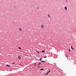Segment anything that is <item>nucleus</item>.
Returning <instances> with one entry per match:
<instances>
[{
  "label": "nucleus",
  "instance_id": "20e7f679",
  "mask_svg": "<svg viewBox=\"0 0 76 76\" xmlns=\"http://www.w3.org/2000/svg\"><path fill=\"white\" fill-rule=\"evenodd\" d=\"M19 30L20 31H22V29L20 28H19Z\"/></svg>",
  "mask_w": 76,
  "mask_h": 76
},
{
  "label": "nucleus",
  "instance_id": "6ab92c4d",
  "mask_svg": "<svg viewBox=\"0 0 76 76\" xmlns=\"http://www.w3.org/2000/svg\"><path fill=\"white\" fill-rule=\"evenodd\" d=\"M66 57L67 58H68V57H67V55L66 56Z\"/></svg>",
  "mask_w": 76,
  "mask_h": 76
},
{
  "label": "nucleus",
  "instance_id": "412c9836",
  "mask_svg": "<svg viewBox=\"0 0 76 76\" xmlns=\"http://www.w3.org/2000/svg\"><path fill=\"white\" fill-rule=\"evenodd\" d=\"M50 73V72H47V73Z\"/></svg>",
  "mask_w": 76,
  "mask_h": 76
},
{
  "label": "nucleus",
  "instance_id": "5701e85b",
  "mask_svg": "<svg viewBox=\"0 0 76 76\" xmlns=\"http://www.w3.org/2000/svg\"><path fill=\"white\" fill-rule=\"evenodd\" d=\"M39 67V66H38V67Z\"/></svg>",
  "mask_w": 76,
  "mask_h": 76
},
{
  "label": "nucleus",
  "instance_id": "0eeeda50",
  "mask_svg": "<svg viewBox=\"0 0 76 76\" xmlns=\"http://www.w3.org/2000/svg\"><path fill=\"white\" fill-rule=\"evenodd\" d=\"M7 67H10V66L9 65H7Z\"/></svg>",
  "mask_w": 76,
  "mask_h": 76
},
{
  "label": "nucleus",
  "instance_id": "b1692460",
  "mask_svg": "<svg viewBox=\"0 0 76 76\" xmlns=\"http://www.w3.org/2000/svg\"><path fill=\"white\" fill-rule=\"evenodd\" d=\"M21 66H22V65H21Z\"/></svg>",
  "mask_w": 76,
  "mask_h": 76
},
{
  "label": "nucleus",
  "instance_id": "a211bd4d",
  "mask_svg": "<svg viewBox=\"0 0 76 76\" xmlns=\"http://www.w3.org/2000/svg\"><path fill=\"white\" fill-rule=\"evenodd\" d=\"M49 73H50V69L49 70Z\"/></svg>",
  "mask_w": 76,
  "mask_h": 76
},
{
  "label": "nucleus",
  "instance_id": "ddd939ff",
  "mask_svg": "<svg viewBox=\"0 0 76 76\" xmlns=\"http://www.w3.org/2000/svg\"><path fill=\"white\" fill-rule=\"evenodd\" d=\"M48 75V73L46 74V75Z\"/></svg>",
  "mask_w": 76,
  "mask_h": 76
},
{
  "label": "nucleus",
  "instance_id": "39448f33",
  "mask_svg": "<svg viewBox=\"0 0 76 76\" xmlns=\"http://www.w3.org/2000/svg\"><path fill=\"white\" fill-rule=\"evenodd\" d=\"M18 58L19 59H20V58H21V57H20V56H19Z\"/></svg>",
  "mask_w": 76,
  "mask_h": 76
},
{
  "label": "nucleus",
  "instance_id": "4be33fe9",
  "mask_svg": "<svg viewBox=\"0 0 76 76\" xmlns=\"http://www.w3.org/2000/svg\"><path fill=\"white\" fill-rule=\"evenodd\" d=\"M15 63H12V64H15Z\"/></svg>",
  "mask_w": 76,
  "mask_h": 76
},
{
  "label": "nucleus",
  "instance_id": "dca6fc26",
  "mask_svg": "<svg viewBox=\"0 0 76 76\" xmlns=\"http://www.w3.org/2000/svg\"><path fill=\"white\" fill-rule=\"evenodd\" d=\"M47 57V56H46L45 57H44V58H46Z\"/></svg>",
  "mask_w": 76,
  "mask_h": 76
},
{
  "label": "nucleus",
  "instance_id": "f257e3e1",
  "mask_svg": "<svg viewBox=\"0 0 76 76\" xmlns=\"http://www.w3.org/2000/svg\"><path fill=\"white\" fill-rule=\"evenodd\" d=\"M41 60H42V58H40L39 60H40L41 61H42V62H45V61H42Z\"/></svg>",
  "mask_w": 76,
  "mask_h": 76
},
{
  "label": "nucleus",
  "instance_id": "6e6552de",
  "mask_svg": "<svg viewBox=\"0 0 76 76\" xmlns=\"http://www.w3.org/2000/svg\"><path fill=\"white\" fill-rule=\"evenodd\" d=\"M44 52H45V51H44V50L42 51V53H44Z\"/></svg>",
  "mask_w": 76,
  "mask_h": 76
},
{
  "label": "nucleus",
  "instance_id": "f8f14e48",
  "mask_svg": "<svg viewBox=\"0 0 76 76\" xmlns=\"http://www.w3.org/2000/svg\"><path fill=\"white\" fill-rule=\"evenodd\" d=\"M36 52H37V53H39V52L36 51Z\"/></svg>",
  "mask_w": 76,
  "mask_h": 76
},
{
  "label": "nucleus",
  "instance_id": "f3484780",
  "mask_svg": "<svg viewBox=\"0 0 76 76\" xmlns=\"http://www.w3.org/2000/svg\"><path fill=\"white\" fill-rule=\"evenodd\" d=\"M69 52H70V49H69Z\"/></svg>",
  "mask_w": 76,
  "mask_h": 76
},
{
  "label": "nucleus",
  "instance_id": "7ed1b4c3",
  "mask_svg": "<svg viewBox=\"0 0 76 76\" xmlns=\"http://www.w3.org/2000/svg\"><path fill=\"white\" fill-rule=\"evenodd\" d=\"M64 9H65L66 10H67V7H64Z\"/></svg>",
  "mask_w": 76,
  "mask_h": 76
},
{
  "label": "nucleus",
  "instance_id": "f03ea898",
  "mask_svg": "<svg viewBox=\"0 0 76 76\" xmlns=\"http://www.w3.org/2000/svg\"><path fill=\"white\" fill-rule=\"evenodd\" d=\"M41 27L42 28H44V25H42L41 26Z\"/></svg>",
  "mask_w": 76,
  "mask_h": 76
},
{
  "label": "nucleus",
  "instance_id": "aec40b11",
  "mask_svg": "<svg viewBox=\"0 0 76 76\" xmlns=\"http://www.w3.org/2000/svg\"><path fill=\"white\" fill-rule=\"evenodd\" d=\"M50 73V72H47V73Z\"/></svg>",
  "mask_w": 76,
  "mask_h": 76
},
{
  "label": "nucleus",
  "instance_id": "9b49d317",
  "mask_svg": "<svg viewBox=\"0 0 76 76\" xmlns=\"http://www.w3.org/2000/svg\"><path fill=\"white\" fill-rule=\"evenodd\" d=\"M18 48H19V49H20V50H21V48H20V47H18Z\"/></svg>",
  "mask_w": 76,
  "mask_h": 76
},
{
  "label": "nucleus",
  "instance_id": "2eb2a0df",
  "mask_svg": "<svg viewBox=\"0 0 76 76\" xmlns=\"http://www.w3.org/2000/svg\"><path fill=\"white\" fill-rule=\"evenodd\" d=\"M41 64V63H40L39 64Z\"/></svg>",
  "mask_w": 76,
  "mask_h": 76
},
{
  "label": "nucleus",
  "instance_id": "9d476101",
  "mask_svg": "<svg viewBox=\"0 0 76 76\" xmlns=\"http://www.w3.org/2000/svg\"><path fill=\"white\" fill-rule=\"evenodd\" d=\"M48 16L49 17V18H50V15L48 14Z\"/></svg>",
  "mask_w": 76,
  "mask_h": 76
},
{
  "label": "nucleus",
  "instance_id": "423d86ee",
  "mask_svg": "<svg viewBox=\"0 0 76 76\" xmlns=\"http://www.w3.org/2000/svg\"><path fill=\"white\" fill-rule=\"evenodd\" d=\"M71 49H72V50H74V49H73V48H72V46H71Z\"/></svg>",
  "mask_w": 76,
  "mask_h": 76
},
{
  "label": "nucleus",
  "instance_id": "4468645a",
  "mask_svg": "<svg viewBox=\"0 0 76 76\" xmlns=\"http://www.w3.org/2000/svg\"><path fill=\"white\" fill-rule=\"evenodd\" d=\"M36 64H34V66H36Z\"/></svg>",
  "mask_w": 76,
  "mask_h": 76
},
{
  "label": "nucleus",
  "instance_id": "1a4fd4ad",
  "mask_svg": "<svg viewBox=\"0 0 76 76\" xmlns=\"http://www.w3.org/2000/svg\"><path fill=\"white\" fill-rule=\"evenodd\" d=\"M44 70V69H40V70L41 71V70Z\"/></svg>",
  "mask_w": 76,
  "mask_h": 76
}]
</instances>
